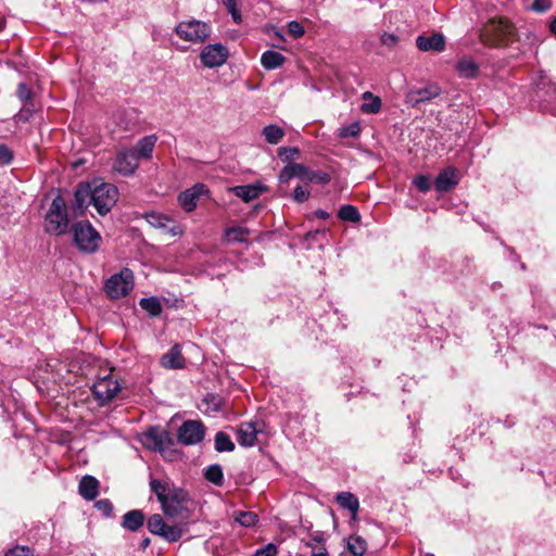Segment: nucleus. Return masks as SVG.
<instances>
[{"label":"nucleus","instance_id":"12","mask_svg":"<svg viewBox=\"0 0 556 556\" xmlns=\"http://www.w3.org/2000/svg\"><path fill=\"white\" fill-rule=\"evenodd\" d=\"M441 92L442 90L437 84H429L422 88L410 89L406 93L405 102L413 108H417L421 103L431 101L432 99L439 97Z\"/></svg>","mask_w":556,"mask_h":556},{"label":"nucleus","instance_id":"61","mask_svg":"<svg viewBox=\"0 0 556 556\" xmlns=\"http://www.w3.org/2000/svg\"><path fill=\"white\" fill-rule=\"evenodd\" d=\"M312 541H313L314 543H315V542H316V543H319L321 540H320L319 538H314Z\"/></svg>","mask_w":556,"mask_h":556},{"label":"nucleus","instance_id":"25","mask_svg":"<svg viewBox=\"0 0 556 556\" xmlns=\"http://www.w3.org/2000/svg\"><path fill=\"white\" fill-rule=\"evenodd\" d=\"M146 516L140 509H132L126 513L122 519V527L128 531H137L144 523Z\"/></svg>","mask_w":556,"mask_h":556},{"label":"nucleus","instance_id":"40","mask_svg":"<svg viewBox=\"0 0 556 556\" xmlns=\"http://www.w3.org/2000/svg\"><path fill=\"white\" fill-rule=\"evenodd\" d=\"M182 533L184 531L181 527L169 526L166 523L164 527V532H162L160 536L168 542H177L182 536Z\"/></svg>","mask_w":556,"mask_h":556},{"label":"nucleus","instance_id":"19","mask_svg":"<svg viewBox=\"0 0 556 556\" xmlns=\"http://www.w3.org/2000/svg\"><path fill=\"white\" fill-rule=\"evenodd\" d=\"M416 46L421 51H443L445 48V39L441 34H433L432 36H418Z\"/></svg>","mask_w":556,"mask_h":556},{"label":"nucleus","instance_id":"35","mask_svg":"<svg viewBox=\"0 0 556 556\" xmlns=\"http://www.w3.org/2000/svg\"><path fill=\"white\" fill-rule=\"evenodd\" d=\"M338 217L344 222L357 223L361 220V214L354 205L345 204L340 207Z\"/></svg>","mask_w":556,"mask_h":556},{"label":"nucleus","instance_id":"5","mask_svg":"<svg viewBox=\"0 0 556 556\" xmlns=\"http://www.w3.org/2000/svg\"><path fill=\"white\" fill-rule=\"evenodd\" d=\"M134 288V275L128 268L112 275L104 283V291L112 300L126 296Z\"/></svg>","mask_w":556,"mask_h":556},{"label":"nucleus","instance_id":"48","mask_svg":"<svg viewBox=\"0 0 556 556\" xmlns=\"http://www.w3.org/2000/svg\"><path fill=\"white\" fill-rule=\"evenodd\" d=\"M278 553V548L274 543H268L262 548H258L254 556H276Z\"/></svg>","mask_w":556,"mask_h":556},{"label":"nucleus","instance_id":"31","mask_svg":"<svg viewBox=\"0 0 556 556\" xmlns=\"http://www.w3.org/2000/svg\"><path fill=\"white\" fill-rule=\"evenodd\" d=\"M204 478L208 482L217 486H222L224 483V472L222 466L218 464L210 465L204 471Z\"/></svg>","mask_w":556,"mask_h":556},{"label":"nucleus","instance_id":"39","mask_svg":"<svg viewBox=\"0 0 556 556\" xmlns=\"http://www.w3.org/2000/svg\"><path fill=\"white\" fill-rule=\"evenodd\" d=\"M306 182H315L319 185H326L330 181L329 174L321 170H312L307 167V174L305 175Z\"/></svg>","mask_w":556,"mask_h":556},{"label":"nucleus","instance_id":"20","mask_svg":"<svg viewBox=\"0 0 556 556\" xmlns=\"http://www.w3.org/2000/svg\"><path fill=\"white\" fill-rule=\"evenodd\" d=\"M161 365L168 369H180L185 365L179 344H175L161 358Z\"/></svg>","mask_w":556,"mask_h":556},{"label":"nucleus","instance_id":"42","mask_svg":"<svg viewBox=\"0 0 556 556\" xmlns=\"http://www.w3.org/2000/svg\"><path fill=\"white\" fill-rule=\"evenodd\" d=\"M278 156L289 163H292L291 161L300 155V150L295 147H281L278 149Z\"/></svg>","mask_w":556,"mask_h":556},{"label":"nucleus","instance_id":"54","mask_svg":"<svg viewBox=\"0 0 556 556\" xmlns=\"http://www.w3.org/2000/svg\"><path fill=\"white\" fill-rule=\"evenodd\" d=\"M5 556H34L31 551L25 546H16L9 551Z\"/></svg>","mask_w":556,"mask_h":556},{"label":"nucleus","instance_id":"57","mask_svg":"<svg viewBox=\"0 0 556 556\" xmlns=\"http://www.w3.org/2000/svg\"><path fill=\"white\" fill-rule=\"evenodd\" d=\"M549 31L556 37V17L549 23Z\"/></svg>","mask_w":556,"mask_h":556},{"label":"nucleus","instance_id":"27","mask_svg":"<svg viewBox=\"0 0 556 556\" xmlns=\"http://www.w3.org/2000/svg\"><path fill=\"white\" fill-rule=\"evenodd\" d=\"M337 503L344 509L352 513V518L356 519L359 508L358 498L351 492H341L336 497Z\"/></svg>","mask_w":556,"mask_h":556},{"label":"nucleus","instance_id":"53","mask_svg":"<svg viewBox=\"0 0 556 556\" xmlns=\"http://www.w3.org/2000/svg\"><path fill=\"white\" fill-rule=\"evenodd\" d=\"M551 8V2L548 0H534L531 9L538 13L546 12Z\"/></svg>","mask_w":556,"mask_h":556},{"label":"nucleus","instance_id":"56","mask_svg":"<svg viewBox=\"0 0 556 556\" xmlns=\"http://www.w3.org/2000/svg\"><path fill=\"white\" fill-rule=\"evenodd\" d=\"M315 215H316L318 218H320V219H327V218L330 216V215H329V213H327V212H326V211H324V210H317V211L315 212Z\"/></svg>","mask_w":556,"mask_h":556},{"label":"nucleus","instance_id":"32","mask_svg":"<svg viewBox=\"0 0 556 556\" xmlns=\"http://www.w3.org/2000/svg\"><path fill=\"white\" fill-rule=\"evenodd\" d=\"M140 307L150 316H159L162 313V304L157 298H143L139 301Z\"/></svg>","mask_w":556,"mask_h":556},{"label":"nucleus","instance_id":"18","mask_svg":"<svg viewBox=\"0 0 556 556\" xmlns=\"http://www.w3.org/2000/svg\"><path fill=\"white\" fill-rule=\"evenodd\" d=\"M258 432L260 429L255 422H243L237 429V441L241 446H253Z\"/></svg>","mask_w":556,"mask_h":556},{"label":"nucleus","instance_id":"55","mask_svg":"<svg viewBox=\"0 0 556 556\" xmlns=\"http://www.w3.org/2000/svg\"><path fill=\"white\" fill-rule=\"evenodd\" d=\"M311 556H329L327 548L324 545L317 546Z\"/></svg>","mask_w":556,"mask_h":556},{"label":"nucleus","instance_id":"11","mask_svg":"<svg viewBox=\"0 0 556 556\" xmlns=\"http://www.w3.org/2000/svg\"><path fill=\"white\" fill-rule=\"evenodd\" d=\"M228 58V50L220 43L207 45L203 48L200 59L205 67L213 68L223 65Z\"/></svg>","mask_w":556,"mask_h":556},{"label":"nucleus","instance_id":"15","mask_svg":"<svg viewBox=\"0 0 556 556\" xmlns=\"http://www.w3.org/2000/svg\"><path fill=\"white\" fill-rule=\"evenodd\" d=\"M144 218L152 227L164 229L172 236H178L182 233L180 226L166 215L156 212H149L146 213Z\"/></svg>","mask_w":556,"mask_h":556},{"label":"nucleus","instance_id":"50","mask_svg":"<svg viewBox=\"0 0 556 556\" xmlns=\"http://www.w3.org/2000/svg\"><path fill=\"white\" fill-rule=\"evenodd\" d=\"M293 200L299 203L305 202L309 197V191L303 188L302 186H298L293 191Z\"/></svg>","mask_w":556,"mask_h":556},{"label":"nucleus","instance_id":"47","mask_svg":"<svg viewBox=\"0 0 556 556\" xmlns=\"http://www.w3.org/2000/svg\"><path fill=\"white\" fill-rule=\"evenodd\" d=\"M94 506L105 517H110L113 513V504L111 503V501L106 498L99 500L98 502H96Z\"/></svg>","mask_w":556,"mask_h":556},{"label":"nucleus","instance_id":"52","mask_svg":"<svg viewBox=\"0 0 556 556\" xmlns=\"http://www.w3.org/2000/svg\"><path fill=\"white\" fill-rule=\"evenodd\" d=\"M12 160V151L7 146L0 144V165H8Z\"/></svg>","mask_w":556,"mask_h":556},{"label":"nucleus","instance_id":"37","mask_svg":"<svg viewBox=\"0 0 556 556\" xmlns=\"http://www.w3.org/2000/svg\"><path fill=\"white\" fill-rule=\"evenodd\" d=\"M233 518L243 527H253L256 525L258 517L253 511L238 510L233 513Z\"/></svg>","mask_w":556,"mask_h":556},{"label":"nucleus","instance_id":"36","mask_svg":"<svg viewBox=\"0 0 556 556\" xmlns=\"http://www.w3.org/2000/svg\"><path fill=\"white\" fill-rule=\"evenodd\" d=\"M215 450L217 452H232L235 444L227 433L219 431L215 434Z\"/></svg>","mask_w":556,"mask_h":556},{"label":"nucleus","instance_id":"34","mask_svg":"<svg viewBox=\"0 0 556 556\" xmlns=\"http://www.w3.org/2000/svg\"><path fill=\"white\" fill-rule=\"evenodd\" d=\"M250 231L244 227H231L225 230V237L229 242H245Z\"/></svg>","mask_w":556,"mask_h":556},{"label":"nucleus","instance_id":"30","mask_svg":"<svg viewBox=\"0 0 556 556\" xmlns=\"http://www.w3.org/2000/svg\"><path fill=\"white\" fill-rule=\"evenodd\" d=\"M262 134L269 144H277L285 137V130L278 125L274 124L265 126L262 130Z\"/></svg>","mask_w":556,"mask_h":556},{"label":"nucleus","instance_id":"46","mask_svg":"<svg viewBox=\"0 0 556 556\" xmlns=\"http://www.w3.org/2000/svg\"><path fill=\"white\" fill-rule=\"evenodd\" d=\"M288 31L293 38L298 39L304 35L305 29L301 23L291 21L288 23Z\"/></svg>","mask_w":556,"mask_h":556},{"label":"nucleus","instance_id":"23","mask_svg":"<svg viewBox=\"0 0 556 556\" xmlns=\"http://www.w3.org/2000/svg\"><path fill=\"white\" fill-rule=\"evenodd\" d=\"M236 197L242 199L244 202H250L257 199L263 192V187L260 185H243L235 186L229 189Z\"/></svg>","mask_w":556,"mask_h":556},{"label":"nucleus","instance_id":"16","mask_svg":"<svg viewBox=\"0 0 556 556\" xmlns=\"http://www.w3.org/2000/svg\"><path fill=\"white\" fill-rule=\"evenodd\" d=\"M207 191L205 185L195 184L178 195V202L186 212L190 213L197 207L198 199Z\"/></svg>","mask_w":556,"mask_h":556},{"label":"nucleus","instance_id":"49","mask_svg":"<svg viewBox=\"0 0 556 556\" xmlns=\"http://www.w3.org/2000/svg\"><path fill=\"white\" fill-rule=\"evenodd\" d=\"M16 94L20 100L27 101L31 99L33 92L25 83H21L17 86Z\"/></svg>","mask_w":556,"mask_h":556},{"label":"nucleus","instance_id":"28","mask_svg":"<svg viewBox=\"0 0 556 556\" xmlns=\"http://www.w3.org/2000/svg\"><path fill=\"white\" fill-rule=\"evenodd\" d=\"M286 58L277 51L267 50L262 54L261 63L266 70H275L283 64Z\"/></svg>","mask_w":556,"mask_h":556},{"label":"nucleus","instance_id":"60","mask_svg":"<svg viewBox=\"0 0 556 556\" xmlns=\"http://www.w3.org/2000/svg\"><path fill=\"white\" fill-rule=\"evenodd\" d=\"M306 546L311 547L313 551L316 549L313 541L307 542Z\"/></svg>","mask_w":556,"mask_h":556},{"label":"nucleus","instance_id":"33","mask_svg":"<svg viewBox=\"0 0 556 556\" xmlns=\"http://www.w3.org/2000/svg\"><path fill=\"white\" fill-rule=\"evenodd\" d=\"M348 549L353 556H364L367 543L362 536L352 535L348 540Z\"/></svg>","mask_w":556,"mask_h":556},{"label":"nucleus","instance_id":"3","mask_svg":"<svg viewBox=\"0 0 556 556\" xmlns=\"http://www.w3.org/2000/svg\"><path fill=\"white\" fill-rule=\"evenodd\" d=\"M74 242L84 253H94L102 242L101 235L89 222H77L72 227Z\"/></svg>","mask_w":556,"mask_h":556},{"label":"nucleus","instance_id":"58","mask_svg":"<svg viewBox=\"0 0 556 556\" xmlns=\"http://www.w3.org/2000/svg\"><path fill=\"white\" fill-rule=\"evenodd\" d=\"M372 98H377V97L374 96L370 91H366L363 93V99L365 100V102L372 100Z\"/></svg>","mask_w":556,"mask_h":556},{"label":"nucleus","instance_id":"6","mask_svg":"<svg viewBox=\"0 0 556 556\" xmlns=\"http://www.w3.org/2000/svg\"><path fill=\"white\" fill-rule=\"evenodd\" d=\"M118 190L111 184L102 182L92 187V205L100 215L108 214L115 205Z\"/></svg>","mask_w":556,"mask_h":556},{"label":"nucleus","instance_id":"10","mask_svg":"<svg viewBox=\"0 0 556 556\" xmlns=\"http://www.w3.org/2000/svg\"><path fill=\"white\" fill-rule=\"evenodd\" d=\"M143 443L149 448L163 453L174 445V438L166 430L150 428L143 434Z\"/></svg>","mask_w":556,"mask_h":556},{"label":"nucleus","instance_id":"21","mask_svg":"<svg viewBox=\"0 0 556 556\" xmlns=\"http://www.w3.org/2000/svg\"><path fill=\"white\" fill-rule=\"evenodd\" d=\"M78 491L81 497L92 501L99 494V481L93 476L86 475L79 481Z\"/></svg>","mask_w":556,"mask_h":556},{"label":"nucleus","instance_id":"24","mask_svg":"<svg viewBox=\"0 0 556 556\" xmlns=\"http://www.w3.org/2000/svg\"><path fill=\"white\" fill-rule=\"evenodd\" d=\"M456 71L463 78L472 79L479 75V65L469 56H464L458 60Z\"/></svg>","mask_w":556,"mask_h":556},{"label":"nucleus","instance_id":"51","mask_svg":"<svg viewBox=\"0 0 556 556\" xmlns=\"http://www.w3.org/2000/svg\"><path fill=\"white\" fill-rule=\"evenodd\" d=\"M380 41L388 48H394L399 42V37L394 34L383 33L381 35Z\"/></svg>","mask_w":556,"mask_h":556},{"label":"nucleus","instance_id":"9","mask_svg":"<svg viewBox=\"0 0 556 556\" xmlns=\"http://www.w3.org/2000/svg\"><path fill=\"white\" fill-rule=\"evenodd\" d=\"M205 429L199 420H187L178 428L177 439L184 445H194L204 438Z\"/></svg>","mask_w":556,"mask_h":556},{"label":"nucleus","instance_id":"8","mask_svg":"<svg viewBox=\"0 0 556 556\" xmlns=\"http://www.w3.org/2000/svg\"><path fill=\"white\" fill-rule=\"evenodd\" d=\"M189 501V495L184 489L173 486L161 507L166 516L177 517L188 509Z\"/></svg>","mask_w":556,"mask_h":556},{"label":"nucleus","instance_id":"29","mask_svg":"<svg viewBox=\"0 0 556 556\" xmlns=\"http://www.w3.org/2000/svg\"><path fill=\"white\" fill-rule=\"evenodd\" d=\"M150 488L151 491L156 495L157 501L160 504H165V500L173 489V486L169 484L168 481L160 480V479H151L150 480Z\"/></svg>","mask_w":556,"mask_h":556},{"label":"nucleus","instance_id":"62","mask_svg":"<svg viewBox=\"0 0 556 556\" xmlns=\"http://www.w3.org/2000/svg\"><path fill=\"white\" fill-rule=\"evenodd\" d=\"M3 27H4V23H3V22H1V23H0V31L3 29Z\"/></svg>","mask_w":556,"mask_h":556},{"label":"nucleus","instance_id":"44","mask_svg":"<svg viewBox=\"0 0 556 556\" xmlns=\"http://www.w3.org/2000/svg\"><path fill=\"white\" fill-rule=\"evenodd\" d=\"M413 185L422 193H426L431 189L430 178L426 175L416 176L413 180Z\"/></svg>","mask_w":556,"mask_h":556},{"label":"nucleus","instance_id":"1","mask_svg":"<svg viewBox=\"0 0 556 556\" xmlns=\"http://www.w3.org/2000/svg\"><path fill=\"white\" fill-rule=\"evenodd\" d=\"M516 35V27L504 17L490 18L480 33L481 41L491 47L508 46Z\"/></svg>","mask_w":556,"mask_h":556},{"label":"nucleus","instance_id":"14","mask_svg":"<svg viewBox=\"0 0 556 556\" xmlns=\"http://www.w3.org/2000/svg\"><path fill=\"white\" fill-rule=\"evenodd\" d=\"M307 174V167L300 163H289L287 164L279 173V191L281 194H285L287 191V187L289 181L296 177L302 180L305 179V175Z\"/></svg>","mask_w":556,"mask_h":556},{"label":"nucleus","instance_id":"2","mask_svg":"<svg viewBox=\"0 0 556 556\" xmlns=\"http://www.w3.org/2000/svg\"><path fill=\"white\" fill-rule=\"evenodd\" d=\"M70 218L66 203L62 195H56L45 216V231L50 235L61 236L67 232Z\"/></svg>","mask_w":556,"mask_h":556},{"label":"nucleus","instance_id":"41","mask_svg":"<svg viewBox=\"0 0 556 556\" xmlns=\"http://www.w3.org/2000/svg\"><path fill=\"white\" fill-rule=\"evenodd\" d=\"M361 124L358 122H354L348 126L341 127L339 129L340 138H357L361 134Z\"/></svg>","mask_w":556,"mask_h":556},{"label":"nucleus","instance_id":"43","mask_svg":"<svg viewBox=\"0 0 556 556\" xmlns=\"http://www.w3.org/2000/svg\"><path fill=\"white\" fill-rule=\"evenodd\" d=\"M381 105L382 103L380 98H372V100L364 102L361 110L365 114H377L381 110Z\"/></svg>","mask_w":556,"mask_h":556},{"label":"nucleus","instance_id":"45","mask_svg":"<svg viewBox=\"0 0 556 556\" xmlns=\"http://www.w3.org/2000/svg\"><path fill=\"white\" fill-rule=\"evenodd\" d=\"M223 4L226 7L227 11L231 14L233 22H241V13L238 9L237 0H222Z\"/></svg>","mask_w":556,"mask_h":556},{"label":"nucleus","instance_id":"4","mask_svg":"<svg viewBox=\"0 0 556 556\" xmlns=\"http://www.w3.org/2000/svg\"><path fill=\"white\" fill-rule=\"evenodd\" d=\"M175 33L185 41L200 43L210 37L211 26L205 22L192 18L178 23Z\"/></svg>","mask_w":556,"mask_h":556},{"label":"nucleus","instance_id":"17","mask_svg":"<svg viewBox=\"0 0 556 556\" xmlns=\"http://www.w3.org/2000/svg\"><path fill=\"white\" fill-rule=\"evenodd\" d=\"M92 187L90 184H79L75 190L73 211L76 216H81L85 210L92 204Z\"/></svg>","mask_w":556,"mask_h":556},{"label":"nucleus","instance_id":"7","mask_svg":"<svg viewBox=\"0 0 556 556\" xmlns=\"http://www.w3.org/2000/svg\"><path fill=\"white\" fill-rule=\"evenodd\" d=\"M121 391V384L112 375L98 378L92 386V393L102 405L112 401Z\"/></svg>","mask_w":556,"mask_h":556},{"label":"nucleus","instance_id":"22","mask_svg":"<svg viewBox=\"0 0 556 556\" xmlns=\"http://www.w3.org/2000/svg\"><path fill=\"white\" fill-rule=\"evenodd\" d=\"M156 141L157 137L155 135L146 136L141 138L131 150L137 153L138 160H150Z\"/></svg>","mask_w":556,"mask_h":556},{"label":"nucleus","instance_id":"13","mask_svg":"<svg viewBox=\"0 0 556 556\" xmlns=\"http://www.w3.org/2000/svg\"><path fill=\"white\" fill-rule=\"evenodd\" d=\"M139 166V160L136 152L131 149L121 150L113 164V169L123 176L132 175Z\"/></svg>","mask_w":556,"mask_h":556},{"label":"nucleus","instance_id":"59","mask_svg":"<svg viewBox=\"0 0 556 556\" xmlns=\"http://www.w3.org/2000/svg\"><path fill=\"white\" fill-rule=\"evenodd\" d=\"M150 544V540L147 538L142 541L141 546L146 548Z\"/></svg>","mask_w":556,"mask_h":556},{"label":"nucleus","instance_id":"26","mask_svg":"<svg viewBox=\"0 0 556 556\" xmlns=\"http://www.w3.org/2000/svg\"><path fill=\"white\" fill-rule=\"evenodd\" d=\"M457 182L455 170L445 169L435 178L434 187L439 192H444L456 186Z\"/></svg>","mask_w":556,"mask_h":556},{"label":"nucleus","instance_id":"38","mask_svg":"<svg viewBox=\"0 0 556 556\" xmlns=\"http://www.w3.org/2000/svg\"><path fill=\"white\" fill-rule=\"evenodd\" d=\"M166 522L160 514L152 515L147 522L148 530L155 535H161L164 532Z\"/></svg>","mask_w":556,"mask_h":556}]
</instances>
